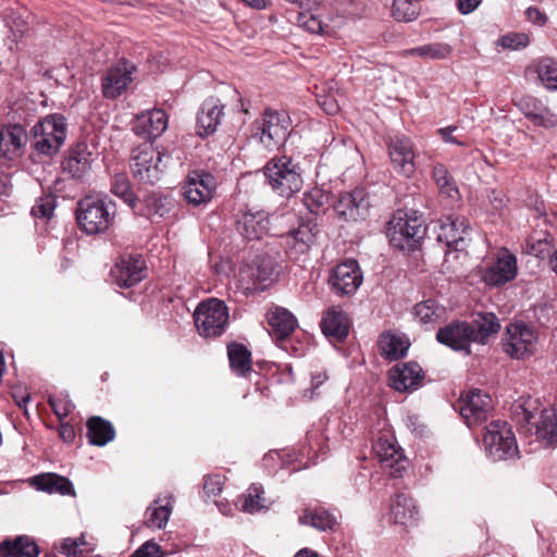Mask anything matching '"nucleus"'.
<instances>
[{
	"label": "nucleus",
	"instance_id": "nucleus-22",
	"mask_svg": "<svg viewBox=\"0 0 557 557\" xmlns=\"http://www.w3.org/2000/svg\"><path fill=\"white\" fill-rule=\"evenodd\" d=\"M424 377L422 368L417 362L396 364L388 375L389 385L397 392H411L417 389Z\"/></svg>",
	"mask_w": 557,
	"mask_h": 557
},
{
	"label": "nucleus",
	"instance_id": "nucleus-39",
	"mask_svg": "<svg viewBox=\"0 0 557 557\" xmlns=\"http://www.w3.org/2000/svg\"><path fill=\"white\" fill-rule=\"evenodd\" d=\"M231 368L237 375L245 376L251 371V354L243 344L232 343L227 346Z\"/></svg>",
	"mask_w": 557,
	"mask_h": 557
},
{
	"label": "nucleus",
	"instance_id": "nucleus-32",
	"mask_svg": "<svg viewBox=\"0 0 557 557\" xmlns=\"http://www.w3.org/2000/svg\"><path fill=\"white\" fill-rule=\"evenodd\" d=\"M32 485L38 491L49 494L75 495L73 483L65 476L57 473H42L30 479Z\"/></svg>",
	"mask_w": 557,
	"mask_h": 557
},
{
	"label": "nucleus",
	"instance_id": "nucleus-33",
	"mask_svg": "<svg viewBox=\"0 0 557 557\" xmlns=\"http://www.w3.org/2000/svg\"><path fill=\"white\" fill-rule=\"evenodd\" d=\"M314 242V235L308 225H300L298 228L288 232L285 236V245L290 258L297 259L309 251Z\"/></svg>",
	"mask_w": 557,
	"mask_h": 557
},
{
	"label": "nucleus",
	"instance_id": "nucleus-17",
	"mask_svg": "<svg viewBox=\"0 0 557 557\" xmlns=\"http://www.w3.org/2000/svg\"><path fill=\"white\" fill-rule=\"evenodd\" d=\"M133 63L123 60L115 66L108 69L102 77V95L107 99H115L124 92L133 82Z\"/></svg>",
	"mask_w": 557,
	"mask_h": 557
},
{
	"label": "nucleus",
	"instance_id": "nucleus-23",
	"mask_svg": "<svg viewBox=\"0 0 557 557\" xmlns=\"http://www.w3.org/2000/svg\"><path fill=\"white\" fill-rule=\"evenodd\" d=\"M168 122V115L162 109H152L136 115L133 131L145 139H154L164 133Z\"/></svg>",
	"mask_w": 557,
	"mask_h": 557
},
{
	"label": "nucleus",
	"instance_id": "nucleus-34",
	"mask_svg": "<svg viewBox=\"0 0 557 557\" xmlns=\"http://www.w3.org/2000/svg\"><path fill=\"white\" fill-rule=\"evenodd\" d=\"M473 326V341L478 344H486L488 337L498 333L500 329L499 320L492 312H480L476 313L473 322L470 323Z\"/></svg>",
	"mask_w": 557,
	"mask_h": 557
},
{
	"label": "nucleus",
	"instance_id": "nucleus-47",
	"mask_svg": "<svg viewBox=\"0 0 557 557\" xmlns=\"http://www.w3.org/2000/svg\"><path fill=\"white\" fill-rule=\"evenodd\" d=\"M5 25L9 27L10 34L5 38V45L13 51L18 50V44L28 30L27 23L20 16L8 17Z\"/></svg>",
	"mask_w": 557,
	"mask_h": 557
},
{
	"label": "nucleus",
	"instance_id": "nucleus-11",
	"mask_svg": "<svg viewBox=\"0 0 557 557\" xmlns=\"http://www.w3.org/2000/svg\"><path fill=\"white\" fill-rule=\"evenodd\" d=\"M216 186V180L211 173L205 170H191L182 186V193L188 205L198 207L212 200Z\"/></svg>",
	"mask_w": 557,
	"mask_h": 557
},
{
	"label": "nucleus",
	"instance_id": "nucleus-1",
	"mask_svg": "<svg viewBox=\"0 0 557 557\" xmlns=\"http://www.w3.org/2000/svg\"><path fill=\"white\" fill-rule=\"evenodd\" d=\"M115 203L109 198L85 197L77 203L76 221L87 235L106 233L114 223Z\"/></svg>",
	"mask_w": 557,
	"mask_h": 557
},
{
	"label": "nucleus",
	"instance_id": "nucleus-41",
	"mask_svg": "<svg viewBox=\"0 0 557 557\" xmlns=\"http://www.w3.org/2000/svg\"><path fill=\"white\" fill-rule=\"evenodd\" d=\"M445 308L433 299L421 301L414 306V317L422 324H435L443 319Z\"/></svg>",
	"mask_w": 557,
	"mask_h": 557
},
{
	"label": "nucleus",
	"instance_id": "nucleus-44",
	"mask_svg": "<svg viewBox=\"0 0 557 557\" xmlns=\"http://www.w3.org/2000/svg\"><path fill=\"white\" fill-rule=\"evenodd\" d=\"M111 191L120 197L132 209H135L137 197L134 194L131 182L125 173H116L112 178Z\"/></svg>",
	"mask_w": 557,
	"mask_h": 557
},
{
	"label": "nucleus",
	"instance_id": "nucleus-50",
	"mask_svg": "<svg viewBox=\"0 0 557 557\" xmlns=\"http://www.w3.org/2000/svg\"><path fill=\"white\" fill-rule=\"evenodd\" d=\"M48 404L51 407L53 413L60 420L66 418L75 409V405L70 398L67 392H61L59 395L54 396L50 395L48 397Z\"/></svg>",
	"mask_w": 557,
	"mask_h": 557
},
{
	"label": "nucleus",
	"instance_id": "nucleus-20",
	"mask_svg": "<svg viewBox=\"0 0 557 557\" xmlns=\"http://www.w3.org/2000/svg\"><path fill=\"white\" fill-rule=\"evenodd\" d=\"M373 450L385 471L391 476L400 475L406 469L407 459L399 447L395 445L393 437L381 436L373 445Z\"/></svg>",
	"mask_w": 557,
	"mask_h": 557
},
{
	"label": "nucleus",
	"instance_id": "nucleus-26",
	"mask_svg": "<svg viewBox=\"0 0 557 557\" xmlns=\"http://www.w3.org/2000/svg\"><path fill=\"white\" fill-rule=\"evenodd\" d=\"M267 321L270 335L280 345L294 333L297 326L294 314L283 307L270 308L267 312Z\"/></svg>",
	"mask_w": 557,
	"mask_h": 557
},
{
	"label": "nucleus",
	"instance_id": "nucleus-45",
	"mask_svg": "<svg viewBox=\"0 0 557 557\" xmlns=\"http://www.w3.org/2000/svg\"><path fill=\"white\" fill-rule=\"evenodd\" d=\"M420 14V4L418 0H394L392 5V16L397 22H412Z\"/></svg>",
	"mask_w": 557,
	"mask_h": 557
},
{
	"label": "nucleus",
	"instance_id": "nucleus-25",
	"mask_svg": "<svg viewBox=\"0 0 557 557\" xmlns=\"http://www.w3.org/2000/svg\"><path fill=\"white\" fill-rule=\"evenodd\" d=\"M369 208V200L362 188L342 194L334 206L335 212L345 220L356 221L363 218Z\"/></svg>",
	"mask_w": 557,
	"mask_h": 557
},
{
	"label": "nucleus",
	"instance_id": "nucleus-54",
	"mask_svg": "<svg viewBox=\"0 0 557 557\" xmlns=\"http://www.w3.org/2000/svg\"><path fill=\"white\" fill-rule=\"evenodd\" d=\"M55 208V200L51 196L40 197L32 208V215L39 219H50Z\"/></svg>",
	"mask_w": 557,
	"mask_h": 557
},
{
	"label": "nucleus",
	"instance_id": "nucleus-64",
	"mask_svg": "<svg viewBox=\"0 0 557 557\" xmlns=\"http://www.w3.org/2000/svg\"><path fill=\"white\" fill-rule=\"evenodd\" d=\"M60 437L66 443H73L75 440V430L72 424L64 422L59 428Z\"/></svg>",
	"mask_w": 557,
	"mask_h": 557
},
{
	"label": "nucleus",
	"instance_id": "nucleus-62",
	"mask_svg": "<svg viewBox=\"0 0 557 557\" xmlns=\"http://www.w3.org/2000/svg\"><path fill=\"white\" fill-rule=\"evenodd\" d=\"M525 15L530 22L537 24L540 26L544 25L547 21V16L535 7H529L525 10Z\"/></svg>",
	"mask_w": 557,
	"mask_h": 557
},
{
	"label": "nucleus",
	"instance_id": "nucleus-42",
	"mask_svg": "<svg viewBox=\"0 0 557 557\" xmlns=\"http://www.w3.org/2000/svg\"><path fill=\"white\" fill-rule=\"evenodd\" d=\"M336 522V518L324 509L306 511L299 517L300 524L311 525L320 531L333 530Z\"/></svg>",
	"mask_w": 557,
	"mask_h": 557
},
{
	"label": "nucleus",
	"instance_id": "nucleus-55",
	"mask_svg": "<svg viewBox=\"0 0 557 557\" xmlns=\"http://www.w3.org/2000/svg\"><path fill=\"white\" fill-rule=\"evenodd\" d=\"M497 45L505 49L518 50L529 45V37L523 33L507 34L498 39Z\"/></svg>",
	"mask_w": 557,
	"mask_h": 557
},
{
	"label": "nucleus",
	"instance_id": "nucleus-43",
	"mask_svg": "<svg viewBox=\"0 0 557 557\" xmlns=\"http://www.w3.org/2000/svg\"><path fill=\"white\" fill-rule=\"evenodd\" d=\"M433 178L442 195L453 200L459 198V190L456 183L445 165L441 163L434 165Z\"/></svg>",
	"mask_w": 557,
	"mask_h": 557
},
{
	"label": "nucleus",
	"instance_id": "nucleus-63",
	"mask_svg": "<svg viewBox=\"0 0 557 557\" xmlns=\"http://www.w3.org/2000/svg\"><path fill=\"white\" fill-rule=\"evenodd\" d=\"M482 0H457V9L463 14L472 13L480 4Z\"/></svg>",
	"mask_w": 557,
	"mask_h": 557
},
{
	"label": "nucleus",
	"instance_id": "nucleus-28",
	"mask_svg": "<svg viewBox=\"0 0 557 557\" xmlns=\"http://www.w3.org/2000/svg\"><path fill=\"white\" fill-rule=\"evenodd\" d=\"M471 232L469 222L463 216L448 215L441 226L440 239L456 250L463 249V243Z\"/></svg>",
	"mask_w": 557,
	"mask_h": 557
},
{
	"label": "nucleus",
	"instance_id": "nucleus-4",
	"mask_svg": "<svg viewBox=\"0 0 557 557\" xmlns=\"http://www.w3.org/2000/svg\"><path fill=\"white\" fill-rule=\"evenodd\" d=\"M292 120L286 111L265 109L255 122L252 136L268 150L280 148L290 132Z\"/></svg>",
	"mask_w": 557,
	"mask_h": 557
},
{
	"label": "nucleus",
	"instance_id": "nucleus-36",
	"mask_svg": "<svg viewBox=\"0 0 557 557\" xmlns=\"http://www.w3.org/2000/svg\"><path fill=\"white\" fill-rule=\"evenodd\" d=\"M87 436L89 443L95 446H104L109 442H111L115 436V431L113 425L100 418V417H91L88 419L87 423Z\"/></svg>",
	"mask_w": 557,
	"mask_h": 557
},
{
	"label": "nucleus",
	"instance_id": "nucleus-53",
	"mask_svg": "<svg viewBox=\"0 0 557 557\" xmlns=\"http://www.w3.org/2000/svg\"><path fill=\"white\" fill-rule=\"evenodd\" d=\"M304 203L310 212L319 213L329 203V195L320 188H312L304 195Z\"/></svg>",
	"mask_w": 557,
	"mask_h": 557
},
{
	"label": "nucleus",
	"instance_id": "nucleus-16",
	"mask_svg": "<svg viewBox=\"0 0 557 557\" xmlns=\"http://www.w3.org/2000/svg\"><path fill=\"white\" fill-rule=\"evenodd\" d=\"M517 272V258L509 250L503 249L484 270L483 281L490 286H500L515 280Z\"/></svg>",
	"mask_w": 557,
	"mask_h": 557
},
{
	"label": "nucleus",
	"instance_id": "nucleus-52",
	"mask_svg": "<svg viewBox=\"0 0 557 557\" xmlns=\"http://www.w3.org/2000/svg\"><path fill=\"white\" fill-rule=\"evenodd\" d=\"M552 237L548 234H544L543 237L530 236L527 239L525 249L529 253L534 255L537 258L544 259L550 253Z\"/></svg>",
	"mask_w": 557,
	"mask_h": 557
},
{
	"label": "nucleus",
	"instance_id": "nucleus-2",
	"mask_svg": "<svg viewBox=\"0 0 557 557\" xmlns=\"http://www.w3.org/2000/svg\"><path fill=\"white\" fill-rule=\"evenodd\" d=\"M171 159V154L144 144L133 149L129 168L134 178L139 183L153 185L169 169Z\"/></svg>",
	"mask_w": 557,
	"mask_h": 557
},
{
	"label": "nucleus",
	"instance_id": "nucleus-6",
	"mask_svg": "<svg viewBox=\"0 0 557 557\" xmlns=\"http://www.w3.org/2000/svg\"><path fill=\"white\" fill-rule=\"evenodd\" d=\"M197 332L202 337H218L228 324V308L218 298H208L198 304L194 311Z\"/></svg>",
	"mask_w": 557,
	"mask_h": 557
},
{
	"label": "nucleus",
	"instance_id": "nucleus-40",
	"mask_svg": "<svg viewBox=\"0 0 557 557\" xmlns=\"http://www.w3.org/2000/svg\"><path fill=\"white\" fill-rule=\"evenodd\" d=\"M270 502L264 497V490L259 484H251L240 497V510L256 513L269 508Z\"/></svg>",
	"mask_w": 557,
	"mask_h": 557
},
{
	"label": "nucleus",
	"instance_id": "nucleus-9",
	"mask_svg": "<svg viewBox=\"0 0 557 557\" xmlns=\"http://www.w3.org/2000/svg\"><path fill=\"white\" fill-rule=\"evenodd\" d=\"M275 262L272 257L257 256L244 263L238 271V281L246 293L264 290L274 282Z\"/></svg>",
	"mask_w": 557,
	"mask_h": 557
},
{
	"label": "nucleus",
	"instance_id": "nucleus-51",
	"mask_svg": "<svg viewBox=\"0 0 557 557\" xmlns=\"http://www.w3.org/2000/svg\"><path fill=\"white\" fill-rule=\"evenodd\" d=\"M536 400L520 398L512 405V416L518 423L532 424Z\"/></svg>",
	"mask_w": 557,
	"mask_h": 557
},
{
	"label": "nucleus",
	"instance_id": "nucleus-7",
	"mask_svg": "<svg viewBox=\"0 0 557 557\" xmlns=\"http://www.w3.org/2000/svg\"><path fill=\"white\" fill-rule=\"evenodd\" d=\"M33 148L40 154L53 156L63 146L66 138L65 117L51 114L33 126Z\"/></svg>",
	"mask_w": 557,
	"mask_h": 557
},
{
	"label": "nucleus",
	"instance_id": "nucleus-30",
	"mask_svg": "<svg viewBox=\"0 0 557 557\" xmlns=\"http://www.w3.org/2000/svg\"><path fill=\"white\" fill-rule=\"evenodd\" d=\"M389 519L403 527H411L419 519V511L411 497L406 494H397L392 499Z\"/></svg>",
	"mask_w": 557,
	"mask_h": 557
},
{
	"label": "nucleus",
	"instance_id": "nucleus-29",
	"mask_svg": "<svg viewBox=\"0 0 557 557\" xmlns=\"http://www.w3.org/2000/svg\"><path fill=\"white\" fill-rule=\"evenodd\" d=\"M27 135L23 126L10 124L0 131V160H14L26 144Z\"/></svg>",
	"mask_w": 557,
	"mask_h": 557
},
{
	"label": "nucleus",
	"instance_id": "nucleus-12",
	"mask_svg": "<svg viewBox=\"0 0 557 557\" xmlns=\"http://www.w3.org/2000/svg\"><path fill=\"white\" fill-rule=\"evenodd\" d=\"M96 147L86 141H78L71 147L62 161V171L69 177L83 181L90 172L97 160Z\"/></svg>",
	"mask_w": 557,
	"mask_h": 557
},
{
	"label": "nucleus",
	"instance_id": "nucleus-13",
	"mask_svg": "<svg viewBox=\"0 0 557 557\" xmlns=\"http://www.w3.org/2000/svg\"><path fill=\"white\" fill-rule=\"evenodd\" d=\"M363 281L362 271L358 262L354 259H347L337 264L329 278L333 292L338 296L354 295Z\"/></svg>",
	"mask_w": 557,
	"mask_h": 557
},
{
	"label": "nucleus",
	"instance_id": "nucleus-10",
	"mask_svg": "<svg viewBox=\"0 0 557 557\" xmlns=\"http://www.w3.org/2000/svg\"><path fill=\"white\" fill-rule=\"evenodd\" d=\"M537 335L535 330L524 322H512L506 326L503 337L504 351L515 359H523L536 350Z\"/></svg>",
	"mask_w": 557,
	"mask_h": 557
},
{
	"label": "nucleus",
	"instance_id": "nucleus-38",
	"mask_svg": "<svg viewBox=\"0 0 557 557\" xmlns=\"http://www.w3.org/2000/svg\"><path fill=\"white\" fill-rule=\"evenodd\" d=\"M38 553L36 543L26 536L0 543V557H37Z\"/></svg>",
	"mask_w": 557,
	"mask_h": 557
},
{
	"label": "nucleus",
	"instance_id": "nucleus-59",
	"mask_svg": "<svg viewBox=\"0 0 557 557\" xmlns=\"http://www.w3.org/2000/svg\"><path fill=\"white\" fill-rule=\"evenodd\" d=\"M129 557H163L160 546L148 541L135 550Z\"/></svg>",
	"mask_w": 557,
	"mask_h": 557
},
{
	"label": "nucleus",
	"instance_id": "nucleus-15",
	"mask_svg": "<svg viewBox=\"0 0 557 557\" xmlns=\"http://www.w3.org/2000/svg\"><path fill=\"white\" fill-rule=\"evenodd\" d=\"M473 326L466 321H453L441 327L436 333V339L455 351L465 356L471 354L470 345L473 341Z\"/></svg>",
	"mask_w": 557,
	"mask_h": 557
},
{
	"label": "nucleus",
	"instance_id": "nucleus-60",
	"mask_svg": "<svg viewBox=\"0 0 557 557\" xmlns=\"http://www.w3.org/2000/svg\"><path fill=\"white\" fill-rule=\"evenodd\" d=\"M85 544L83 536L76 539H64L61 544V553L71 557L77 554L78 547Z\"/></svg>",
	"mask_w": 557,
	"mask_h": 557
},
{
	"label": "nucleus",
	"instance_id": "nucleus-31",
	"mask_svg": "<svg viewBox=\"0 0 557 557\" xmlns=\"http://www.w3.org/2000/svg\"><path fill=\"white\" fill-rule=\"evenodd\" d=\"M349 325L347 313L335 307L326 310L321 321L323 334L336 341H343L348 336Z\"/></svg>",
	"mask_w": 557,
	"mask_h": 557
},
{
	"label": "nucleus",
	"instance_id": "nucleus-37",
	"mask_svg": "<svg viewBox=\"0 0 557 557\" xmlns=\"http://www.w3.org/2000/svg\"><path fill=\"white\" fill-rule=\"evenodd\" d=\"M534 425L539 438L548 445H557V407L543 409Z\"/></svg>",
	"mask_w": 557,
	"mask_h": 557
},
{
	"label": "nucleus",
	"instance_id": "nucleus-49",
	"mask_svg": "<svg viewBox=\"0 0 557 557\" xmlns=\"http://www.w3.org/2000/svg\"><path fill=\"white\" fill-rule=\"evenodd\" d=\"M158 502H156V506L148 507L145 515H146V525L148 528H157L161 529L163 528L171 515V506L170 502H168L165 505H158Z\"/></svg>",
	"mask_w": 557,
	"mask_h": 557
},
{
	"label": "nucleus",
	"instance_id": "nucleus-19",
	"mask_svg": "<svg viewBox=\"0 0 557 557\" xmlns=\"http://www.w3.org/2000/svg\"><path fill=\"white\" fill-rule=\"evenodd\" d=\"M458 408L468 426L484 421L492 409L491 398L481 391H471L459 399Z\"/></svg>",
	"mask_w": 557,
	"mask_h": 557
},
{
	"label": "nucleus",
	"instance_id": "nucleus-5",
	"mask_svg": "<svg viewBox=\"0 0 557 557\" xmlns=\"http://www.w3.org/2000/svg\"><path fill=\"white\" fill-rule=\"evenodd\" d=\"M264 175L271 187L283 197H290L302 187L300 168L287 156L271 159L264 166Z\"/></svg>",
	"mask_w": 557,
	"mask_h": 557
},
{
	"label": "nucleus",
	"instance_id": "nucleus-58",
	"mask_svg": "<svg viewBox=\"0 0 557 557\" xmlns=\"http://www.w3.org/2000/svg\"><path fill=\"white\" fill-rule=\"evenodd\" d=\"M298 22L310 33L318 34L323 30L322 21L314 14H308L306 12L300 13L298 16Z\"/></svg>",
	"mask_w": 557,
	"mask_h": 557
},
{
	"label": "nucleus",
	"instance_id": "nucleus-48",
	"mask_svg": "<svg viewBox=\"0 0 557 557\" xmlns=\"http://www.w3.org/2000/svg\"><path fill=\"white\" fill-rule=\"evenodd\" d=\"M537 76L549 90H557V62L550 58L542 59L537 64Z\"/></svg>",
	"mask_w": 557,
	"mask_h": 557
},
{
	"label": "nucleus",
	"instance_id": "nucleus-27",
	"mask_svg": "<svg viewBox=\"0 0 557 557\" xmlns=\"http://www.w3.org/2000/svg\"><path fill=\"white\" fill-rule=\"evenodd\" d=\"M518 109L530 119L534 125L542 127H554L557 125V114L549 110L537 98L527 95L515 101Z\"/></svg>",
	"mask_w": 557,
	"mask_h": 557
},
{
	"label": "nucleus",
	"instance_id": "nucleus-56",
	"mask_svg": "<svg viewBox=\"0 0 557 557\" xmlns=\"http://www.w3.org/2000/svg\"><path fill=\"white\" fill-rule=\"evenodd\" d=\"M225 478L222 474H208L203 478V492L208 497H215L223 491Z\"/></svg>",
	"mask_w": 557,
	"mask_h": 557
},
{
	"label": "nucleus",
	"instance_id": "nucleus-61",
	"mask_svg": "<svg viewBox=\"0 0 557 557\" xmlns=\"http://www.w3.org/2000/svg\"><path fill=\"white\" fill-rule=\"evenodd\" d=\"M457 131L456 126H447L437 129V133L441 135L443 140L448 144H454L458 146H465L466 143L459 139V136H454V133Z\"/></svg>",
	"mask_w": 557,
	"mask_h": 557
},
{
	"label": "nucleus",
	"instance_id": "nucleus-14",
	"mask_svg": "<svg viewBox=\"0 0 557 557\" xmlns=\"http://www.w3.org/2000/svg\"><path fill=\"white\" fill-rule=\"evenodd\" d=\"M146 274L147 265L141 255H123L111 269L114 283L124 288L138 284L146 277Z\"/></svg>",
	"mask_w": 557,
	"mask_h": 557
},
{
	"label": "nucleus",
	"instance_id": "nucleus-35",
	"mask_svg": "<svg viewBox=\"0 0 557 557\" xmlns=\"http://www.w3.org/2000/svg\"><path fill=\"white\" fill-rule=\"evenodd\" d=\"M409 346L410 343L404 335L384 333L379 339L381 355L391 361L404 358Z\"/></svg>",
	"mask_w": 557,
	"mask_h": 557
},
{
	"label": "nucleus",
	"instance_id": "nucleus-21",
	"mask_svg": "<svg viewBox=\"0 0 557 557\" xmlns=\"http://www.w3.org/2000/svg\"><path fill=\"white\" fill-rule=\"evenodd\" d=\"M224 115V106L215 97L207 98L200 106L196 120V132L199 137L214 134Z\"/></svg>",
	"mask_w": 557,
	"mask_h": 557
},
{
	"label": "nucleus",
	"instance_id": "nucleus-57",
	"mask_svg": "<svg viewBox=\"0 0 557 557\" xmlns=\"http://www.w3.org/2000/svg\"><path fill=\"white\" fill-rule=\"evenodd\" d=\"M424 46L425 59L430 60H444L453 52L451 46L445 42H432Z\"/></svg>",
	"mask_w": 557,
	"mask_h": 557
},
{
	"label": "nucleus",
	"instance_id": "nucleus-3",
	"mask_svg": "<svg viewBox=\"0 0 557 557\" xmlns=\"http://www.w3.org/2000/svg\"><path fill=\"white\" fill-rule=\"evenodd\" d=\"M424 233V222L416 212L397 210L387 223L389 244L398 250H413Z\"/></svg>",
	"mask_w": 557,
	"mask_h": 557
},
{
	"label": "nucleus",
	"instance_id": "nucleus-8",
	"mask_svg": "<svg viewBox=\"0 0 557 557\" xmlns=\"http://www.w3.org/2000/svg\"><path fill=\"white\" fill-rule=\"evenodd\" d=\"M483 445L486 455L494 461L512 459L519 454L515 434L505 421H492L485 428Z\"/></svg>",
	"mask_w": 557,
	"mask_h": 557
},
{
	"label": "nucleus",
	"instance_id": "nucleus-46",
	"mask_svg": "<svg viewBox=\"0 0 557 557\" xmlns=\"http://www.w3.org/2000/svg\"><path fill=\"white\" fill-rule=\"evenodd\" d=\"M146 210L147 215L150 219H162L164 218L171 210V198L169 196H163L158 193H153L146 200Z\"/></svg>",
	"mask_w": 557,
	"mask_h": 557
},
{
	"label": "nucleus",
	"instance_id": "nucleus-18",
	"mask_svg": "<svg viewBox=\"0 0 557 557\" xmlns=\"http://www.w3.org/2000/svg\"><path fill=\"white\" fill-rule=\"evenodd\" d=\"M392 165L399 174L410 177L416 171V152L408 137L395 136L388 143Z\"/></svg>",
	"mask_w": 557,
	"mask_h": 557
},
{
	"label": "nucleus",
	"instance_id": "nucleus-24",
	"mask_svg": "<svg viewBox=\"0 0 557 557\" xmlns=\"http://www.w3.org/2000/svg\"><path fill=\"white\" fill-rule=\"evenodd\" d=\"M269 224L267 212L247 210L237 218L236 230L247 240H259L268 234Z\"/></svg>",
	"mask_w": 557,
	"mask_h": 557
}]
</instances>
